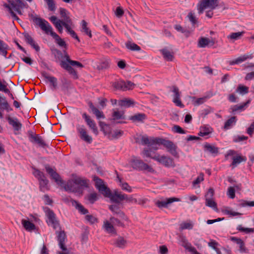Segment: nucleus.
<instances>
[{
    "instance_id": "obj_49",
    "label": "nucleus",
    "mask_w": 254,
    "mask_h": 254,
    "mask_svg": "<svg viewBox=\"0 0 254 254\" xmlns=\"http://www.w3.org/2000/svg\"><path fill=\"white\" fill-rule=\"evenodd\" d=\"M193 224L190 221L184 222L180 224V229L181 230L188 229L190 230L193 228Z\"/></svg>"
},
{
    "instance_id": "obj_22",
    "label": "nucleus",
    "mask_w": 254,
    "mask_h": 254,
    "mask_svg": "<svg viewBox=\"0 0 254 254\" xmlns=\"http://www.w3.org/2000/svg\"><path fill=\"white\" fill-rule=\"evenodd\" d=\"M59 246L63 251H67V249L65 246L64 242L66 238V235L64 231H60L58 233L57 236Z\"/></svg>"
},
{
    "instance_id": "obj_32",
    "label": "nucleus",
    "mask_w": 254,
    "mask_h": 254,
    "mask_svg": "<svg viewBox=\"0 0 254 254\" xmlns=\"http://www.w3.org/2000/svg\"><path fill=\"white\" fill-rule=\"evenodd\" d=\"M250 103V100H249L247 102L243 103L242 105H236L232 106L230 108V112L235 114V113L238 111H242L245 109V106Z\"/></svg>"
},
{
    "instance_id": "obj_5",
    "label": "nucleus",
    "mask_w": 254,
    "mask_h": 254,
    "mask_svg": "<svg viewBox=\"0 0 254 254\" xmlns=\"http://www.w3.org/2000/svg\"><path fill=\"white\" fill-rule=\"evenodd\" d=\"M32 19L35 24L39 26L46 34H50L51 35V33L54 32L51 25L45 19L33 15L32 16Z\"/></svg>"
},
{
    "instance_id": "obj_43",
    "label": "nucleus",
    "mask_w": 254,
    "mask_h": 254,
    "mask_svg": "<svg viewBox=\"0 0 254 254\" xmlns=\"http://www.w3.org/2000/svg\"><path fill=\"white\" fill-rule=\"evenodd\" d=\"M127 242L123 237H119L115 241L114 244L118 247L123 248L125 247Z\"/></svg>"
},
{
    "instance_id": "obj_33",
    "label": "nucleus",
    "mask_w": 254,
    "mask_h": 254,
    "mask_svg": "<svg viewBox=\"0 0 254 254\" xmlns=\"http://www.w3.org/2000/svg\"><path fill=\"white\" fill-rule=\"evenodd\" d=\"M117 179L120 183V186L122 188V189L128 192H131L132 190L131 187L126 182H122V179L117 175Z\"/></svg>"
},
{
    "instance_id": "obj_7",
    "label": "nucleus",
    "mask_w": 254,
    "mask_h": 254,
    "mask_svg": "<svg viewBox=\"0 0 254 254\" xmlns=\"http://www.w3.org/2000/svg\"><path fill=\"white\" fill-rule=\"evenodd\" d=\"M33 174L38 179L39 182L40 189L41 191H45L48 190L49 181L44 174L39 170L33 168Z\"/></svg>"
},
{
    "instance_id": "obj_41",
    "label": "nucleus",
    "mask_w": 254,
    "mask_h": 254,
    "mask_svg": "<svg viewBox=\"0 0 254 254\" xmlns=\"http://www.w3.org/2000/svg\"><path fill=\"white\" fill-rule=\"evenodd\" d=\"M236 92L242 95H245L249 92V87L242 84H239Z\"/></svg>"
},
{
    "instance_id": "obj_11",
    "label": "nucleus",
    "mask_w": 254,
    "mask_h": 254,
    "mask_svg": "<svg viewBox=\"0 0 254 254\" xmlns=\"http://www.w3.org/2000/svg\"><path fill=\"white\" fill-rule=\"evenodd\" d=\"M136 143H138L140 141L142 143H171L169 141H166L165 140L160 138H152L150 139L146 135H137L135 137Z\"/></svg>"
},
{
    "instance_id": "obj_45",
    "label": "nucleus",
    "mask_w": 254,
    "mask_h": 254,
    "mask_svg": "<svg viewBox=\"0 0 254 254\" xmlns=\"http://www.w3.org/2000/svg\"><path fill=\"white\" fill-rule=\"evenodd\" d=\"M44 77L51 83L54 89L57 88V79L56 77L48 75L47 74L45 75Z\"/></svg>"
},
{
    "instance_id": "obj_60",
    "label": "nucleus",
    "mask_w": 254,
    "mask_h": 254,
    "mask_svg": "<svg viewBox=\"0 0 254 254\" xmlns=\"http://www.w3.org/2000/svg\"><path fill=\"white\" fill-rule=\"evenodd\" d=\"M188 17L189 18L190 22L192 23V24L194 25L195 24L197 23V20L195 16L193 13L190 12L189 13L188 15Z\"/></svg>"
},
{
    "instance_id": "obj_42",
    "label": "nucleus",
    "mask_w": 254,
    "mask_h": 254,
    "mask_svg": "<svg viewBox=\"0 0 254 254\" xmlns=\"http://www.w3.org/2000/svg\"><path fill=\"white\" fill-rule=\"evenodd\" d=\"M244 31L232 33L230 35H229L227 36V38L228 39L233 40V41L237 40L240 39L241 37L244 34Z\"/></svg>"
},
{
    "instance_id": "obj_62",
    "label": "nucleus",
    "mask_w": 254,
    "mask_h": 254,
    "mask_svg": "<svg viewBox=\"0 0 254 254\" xmlns=\"http://www.w3.org/2000/svg\"><path fill=\"white\" fill-rule=\"evenodd\" d=\"M7 45L5 44L1 40H0V51L4 56H6L7 54Z\"/></svg>"
},
{
    "instance_id": "obj_50",
    "label": "nucleus",
    "mask_w": 254,
    "mask_h": 254,
    "mask_svg": "<svg viewBox=\"0 0 254 254\" xmlns=\"http://www.w3.org/2000/svg\"><path fill=\"white\" fill-rule=\"evenodd\" d=\"M104 227L105 230L108 233H111L115 232V229L113 225L108 221L104 222Z\"/></svg>"
},
{
    "instance_id": "obj_13",
    "label": "nucleus",
    "mask_w": 254,
    "mask_h": 254,
    "mask_svg": "<svg viewBox=\"0 0 254 254\" xmlns=\"http://www.w3.org/2000/svg\"><path fill=\"white\" fill-rule=\"evenodd\" d=\"M180 201V198L173 197L157 200L155 201V204L160 208H167L172 203Z\"/></svg>"
},
{
    "instance_id": "obj_1",
    "label": "nucleus",
    "mask_w": 254,
    "mask_h": 254,
    "mask_svg": "<svg viewBox=\"0 0 254 254\" xmlns=\"http://www.w3.org/2000/svg\"><path fill=\"white\" fill-rule=\"evenodd\" d=\"M160 144H147V145L143 149L141 154L145 157L151 158L154 160V157L158 156L159 154H156L155 151L158 149L157 146ZM167 149V151L175 157H178L176 144H163Z\"/></svg>"
},
{
    "instance_id": "obj_19",
    "label": "nucleus",
    "mask_w": 254,
    "mask_h": 254,
    "mask_svg": "<svg viewBox=\"0 0 254 254\" xmlns=\"http://www.w3.org/2000/svg\"><path fill=\"white\" fill-rule=\"evenodd\" d=\"M80 137L86 142H91L92 140L91 136H89L83 126H78L77 127Z\"/></svg>"
},
{
    "instance_id": "obj_35",
    "label": "nucleus",
    "mask_w": 254,
    "mask_h": 254,
    "mask_svg": "<svg viewBox=\"0 0 254 254\" xmlns=\"http://www.w3.org/2000/svg\"><path fill=\"white\" fill-rule=\"evenodd\" d=\"M146 115L143 113H138L131 116L129 117V120L133 122H142L146 119Z\"/></svg>"
},
{
    "instance_id": "obj_23",
    "label": "nucleus",
    "mask_w": 254,
    "mask_h": 254,
    "mask_svg": "<svg viewBox=\"0 0 254 254\" xmlns=\"http://www.w3.org/2000/svg\"><path fill=\"white\" fill-rule=\"evenodd\" d=\"M214 44V42L210 40L209 38L206 37H201L199 38L197 47L199 48H205L208 46H213Z\"/></svg>"
},
{
    "instance_id": "obj_24",
    "label": "nucleus",
    "mask_w": 254,
    "mask_h": 254,
    "mask_svg": "<svg viewBox=\"0 0 254 254\" xmlns=\"http://www.w3.org/2000/svg\"><path fill=\"white\" fill-rule=\"evenodd\" d=\"M60 13L61 16V18H62V23H63L64 22H67L68 23H71V19H70L69 16V13L67 12V11L64 8H60Z\"/></svg>"
},
{
    "instance_id": "obj_2",
    "label": "nucleus",
    "mask_w": 254,
    "mask_h": 254,
    "mask_svg": "<svg viewBox=\"0 0 254 254\" xmlns=\"http://www.w3.org/2000/svg\"><path fill=\"white\" fill-rule=\"evenodd\" d=\"M88 185L87 180L76 176L67 181L64 186V189L68 191L79 192L81 189L87 188Z\"/></svg>"
},
{
    "instance_id": "obj_18",
    "label": "nucleus",
    "mask_w": 254,
    "mask_h": 254,
    "mask_svg": "<svg viewBox=\"0 0 254 254\" xmlns=\"http://www.w3.org/2000/svg\"><path fill=\"white\" fill-rule=\"evenodd\" d=\"M172 92L174 93L173 95V102L176 104V106L183 108L184 107V104L182 103L180 100V92L179 88L174 86H173Z\"/></svg>"
},
{
    "instance_id": "obj_17",
    "label": "nucleus",
    "mask_w": 254,
    "mask_h": 254,
    "mask_svg": "<svg viewBox=\"0 0 254 254\" xmlns=\"http://www.w3.org/2000/svg\"><path fill=\"white\" fill-rule=\"evenodd\" d=\"M82 117L85 119L87 125L89 127L92 129L93 132L97 135L98 133V128L94 120L91 119L90 117L85 113L82 114Z\"/></svg>"
},
{
    "instance_id": "obj_47",
    "label": "nucleus",
    "mask_w": 254,
    "mask_h": 254,
    "mask_svg": "<svg viewBox=\"0 0 254 254\" xmlns=\"http://www.w3.org/2000/svg\"><path fill=\"white\" fill-rule=\"evenodd\" d=\"M109 209L114 213L120 215L121 217L125 216L124 213L120 209L117 205H112L110 206Z\"/></svg>"
},
{
    "instance_id": "obj_12",
    "label": "nucleus",
    "mask_w": 254,
    "mask_h": 254,
    "mask_svg": "<svg viewBox=\"0 0 254 254\" xmlns=\"http://www.w3.org/2000/svg\"><path fill=\"white\" fill-rule=\"evenodd\" d=\"M45 170L50 175L51 178L54 180L58 185L62 186L64 184V182L61 179L60 175L53 168H51L49 165H47L45 166Z\"/></svg>"
},
{
    "instance_id": "obj_25",
    "label": "nucleus",
    "mask_w": 254,
    "mask_h": 254,
    "mask_svg": "<svg viewBox=\"0 0 254 254\" xmlns=\"http://www.w3.org/2000/svg\"><path fill=\"white\" fill-rule=\"evenodd\" d=\"M70 202L72 206H74L79 212L82 214H86L88 213V211L87 209L85 208L83 205L79 203L78 201L71 199Z\"/></svg>"
},
{
    "instance_id": "obj_15",
    "label": "nucleus",
    "mask_w": 254,
    "mask_h": 254,
    "mask_svg": "<svg viewBox=\"0 0 254 254\" xmlns=\"http://www.w3.org/2000/svg\"><path fill=\"white\" fill-rule=\"evenodd\" d=\"M27 136L30 142L34 143H44L45 141L52 142L54 139H48L46 140L39 134H37L35 132L32 130H29L27 132Z\"/></svg>"
},
{
    "instance_id": "obj_48",
    "label": "nucleus",
    "mask_w": 254,
    "mask_h": 254,
    "mask_svg": "<svg viewBox=\"0 0 254 254\" xmlns=\"http://www.w3.org/2000/svg\"><path fill=\"white\" fill-rule=\"evenodd\" d=\"M236 122V117H232L231 118L228 119L225 123L224 128L226 129L229 128Z\"/></svg>"
},
{
    "instance_id": "obj_16",
    "label": "nucleus",
    "mask_w": 254,
    "mask_h": 254,
    "mask_svg": "<svg viewBox=\"0 0 254 254\" xmlns=\"http://www.w3.org/2000/svg\"><path fill=\"white\" fill-rule=\"evenodd\" d=\"M93 180L95 183L96 188L103 194H108L109 192V189L106 187L103 183V181L97 176L93 177Z\"/></svg>"
},
{
    "instance_id": "obj_52",
    "label": "nucleus",
    "mask_w": 254,
    "mask_h": 254,
    "mask_svg": "<svg viewBox=\"0 0 254 254\" xmlns=\"http://www.w3.org/2000/svg\"><path fill=\"white\" fill-rule=\"evenodd\" d=\"M48 5V7L49 10L54 11L56 9V3L54 0H44Z\"/></svg>"
},
{
    "instance_id": "obj_6",
    "label": "nucleus",
    "mask_w": 254,
    "mask_h": 254,
    "mask_svg": "<svg viewBox=\"0 0 254 254\" xmlns=\"http://www.w3.org/2000/svg\"><path fill=\"white\" fill-rule=\"evenodd\" d=\"M218 5V0H201L197 4L199 14H201L206 9L212 10Z\"/></svg>"
},
{
    "instance_id": "obj_36",
    "label": "nucleus",
    "mask_w": 254,
    "mask_h": 254,
    "mask_svg": "<svg viewBox=\"0 0 254 254\" xmlns=\"http://www.w3.org/2000/svg\"><path fill=\"white\" fill-rule=\"evenodd\" d=\"M0 106L1 109L6 110L7 112L11 111L12 109L10 108L9 104L6 100L5 97L0 96Z\"/></svg>"
},
{
    "instance_id": "obj_4",
    "label": "nucleus",
    "mask_w": 254,
    "mask_h": 254,
    "mask_svg": "<svg viewBox=\"0 0 254 254\" xmlns=\"http://www.w3.org/2000/svg\"><path fill=\"white\" fill-rule=\"evenodd\" d=\"M225 158L226 160H229V159L232 160L231 166H233V168L237 167L241 162L247 161L246 156H242L241 154L234 150H228L225 155Z\"/></svg>"
},
{
    "instance_id": "obj_63",
    "label": "nucleus",
    "mask_w": 254,
    "mask_h": 254,
    "mask_svg": "<svg viewBox=\"0 0 254 254\" xmlns=\"http://www.w3.org/2000/svg\"><path fill=\"white\" fill-rule=\"evenodd\" d=\"M204 180V175L202 173L200 174L196 179L193 182V185L194 186L196 185L199 184L200 182Z\"/></svg>"
},
{
    "instance_id": "obj_10",
    "label": "nucleus",
    "mask_w": 254,
    "mask_h": 254,
    "mask_svg": "<svg viewBox=\"0 0 254 254\" xmlns=\"http://www.w3.org/2000/svg\"><path fill=\"white\" fill-rule=\"evenodd\" d=\"M214 195V190L210 188L205 194V205L212 208L215 211L218 210L217 203L213 198Z\"/></svg>"
},
{
    "instance_id": "obj_28",
    "label": "nucleus",
    "mask_w": 254,
    "mask_h": 254,
    "mask_svg": "<svg viewBox=\"0 0 254 254\" xmlns=\"http://www.w3.org/2000/svg\"><path fill=\"white\" fill-rule=\"evenodd\" d=\"M24 36L27 43L30 45L36 51L38 52L40 50V47L37 44H35L33 39L29 34L24 33Z\"/></svg>"
},
{
    "instance_id": "obj_14",
    "label": "nucleus",
    "mask_w": 254,
    "mask_h": 254,
    "mask_svg": "<svg viewBox=\"0 0 254 254\" xmlns=\"http://www.w3.org/2000/svg\"><path fill=\"white\" fill-rule=\"evenodd\" d=\"M154 160L167 167H174L175 166L173 159L164 155H158L157 157H154Z\"/></svg>"
},
{
    "instance_id": "obj_31",
    "label": "nucleus",
    "mask_w": 254,
    "mask_h": 254,
    "mask_svg": "<svg viewBox=\"0 0 254 254\" xmlns=\"http://www.w3.org/2000/svg\"><path fill=\"white\" fill-rule=\"evenodd\" d=\"M212 96V94H210L199 98H196L195 97H192V101L193 102V105L196 106L202 104L206 102L207 99L210 98Z\"/></svg>"
},
{
    "instance_id": "obj_64",
    "label": "nucleus",
    "mask_w": 254,
    "mask_h": 254,
    "mask_svg": "<svg viewBox=\"0 0 254 254\" xmlns=\"http://www.w3.org/2000/svg\"><path fill=\"white\" fill-rule=\"evenodd\" d=\"M97 199V194L96 193H92L88 196V200L90 203H93Z\"/></svg>"
},
{
    "instance_id": "obj_57",
    "label": "nucleus",
    "mask_w": 254,
    "mask_h": 254,
    "mask_svg": "<svg viewBox=\"0 0 254 254\" xmlns=\"http://www.w3.org/2000/svg\"><path fill=\"white\" fill-rule=\"evenodd\" d=\"M113 87L116 89H121L124 90V86H125V81H120L114 82L113 84Z\"/></svg>"
},
{
    "instance_id": "obj_44",
    "label": "nucleus",
    "mask_w": 254,
    "mask_h": 254,
    "mask_svg": "<svg viewBox=\"0 0 254 254\" xmlns=\"http://www.w3.org/2000/svg\"><path fill=\"white\" fill-rule=\"evenodd\" d=\"M204 149L206 151L212 154H217L218 152V148L210 144H206L204 145Z\"/></svg>"
},
{
    "instance_id": "obj_38",
    "label": "nucleus",
    "mask_w": 254,
    "mask_h": 254,
    "mask_svg": "<svg viewBox=\"0 0 254 254\" xmlns=\"http://www.w3.org/2000/svg\"><path fill=\"white\" fill-rule=\"evenodd\" d=\"M134 102L132 100L129 99H125L119 101V105L122 107H129L134 105Z\"/></svg>"
},
{
    "instance_id": "obj_26",
    "label": "nucleus",
    "mask_w": 254,
    "mask_h": 254,
    "mask_svg": "<svg viewBox=\"0 0 254 254\" xmlns=\"http://www.w3.org/2000/svg\"><path fill=\"white\" fill-rule=\"evenodd\" d=\"M21 224L24 229L29 232H31L35 230L36 228L35 225L30 221L25 219L21 220Z\"/></svg>"
},
{
    "instance_id": "obj_9",
    "label": "nucleus",
    "mask_w": 254,
    "mask_h": 254,
    "mask_svg": "<svg viewBox=\"0 0 254 254\" xmlns=\"http://www.w3.org/2000/svg\"><path fill=\"white\" fill-rule=\"evenodd\" d=\"M45 212L47 217L46 221L48 225L52 226L54 229L60 228V224L57 220L56 215L54 212L50 209L47 208Z\"/></svg>"
},
{
    "instance_id": "obj_34",
    "label": "nucleus",
    "mask_w": 254,
    "mask_h": 254,
    "mask_svg": "<svg viewBox=\"0 0 254 254\" xmlns=\"http://www.w3.org/2000/svg\"><path fill=\"white\" fill-rule=\"evenodd\" d=\"M252 58V55H245L241 56L235 60L230 61L229 64L230 65H233L235 64H239L248 59H251Z\"/></svg>"
},
{
    "instance_id": "obj_40",
    "label": "nucleus",
    "mask_w": 254,
    "mask_h": 254,
    "mask_svg": "<svg viewBox=\"0 0 254 254\" xmlns=\"http://www.w3.org/2000/svg\"><path fill=\"white\" fill-rule=\"evenodd\" d=\"M126 48L131 51H139L141 49L137 44L130 41H128L126 43Z\"/></svg>"
},
{
    "instance_id": "obj_8",
    "label": "nucleus",
    "mask_w": 254,
    "mask_h": 254,
    "mask_svg": "<svg viewBox=\"0 0 254 254\" xmlns=\"http://www.w3.org/2000/svg\"><path fill=\"white\" fill-rule=\"evenodd\" d=\"M130 163L132 168L136 170L147 171L149 172L153 171L152 168L141 159L134 158L131 159Z\"/></svg>"
},
{
    "instance_id": "obj_20",
    "label": "nucleus",
    "mask_w": 254,
    "mask_h": 254,
    "mask_svg": "<svg viewBox=\"0 0 254 254\" xmlns=\"http://www.w3.org/2000/svg\"><path fill=\"white\" fill-rule=\"evenodd\" d=\"M230 240L238 245L239 251L241 253H247L248 250L246 248L244 241L240 238L231 237Z\"/></svg>"
},
{
    "instance_id": "obj_46",
    "label": "nucleus",
    "mask_w": 254,
    "mask_h": 254,
    "mask_svg": "<svg viewBox=\"0 0 254 254\" xmlns=\"http://www.w3.org/2000/svg\"><path fill=\"white\" fill-rule=\"evenodd\" d=\"M113 120L125 119L124 112L123 111H118L114 110L113 115Z\"/></svg>"
},
{
    "instance_id": "obj_56",
    "label": "nucleus",
    "mask_w": 254,
    "mask_h": 254,
    "mask_svg": "<svg viewBox=\"0 0 254 254\" xmlns=\"http://www.w3.org/2000/svg\"><path fill=\"white\" fill-rule=\"evenodd\" d=\"M4 6L8 9L10 13H11V11H13V10L15 11V9L19 8V7L14 2H11L9 4H4Z\"/></svg>"
},
{
    "instance_id": "obj_58",
    "label": "nucleus",
    "mask_w": 254,
    "mask_h": 254,
    "mask_svg": "<svg viewBox=\"0 0 254 254\" xmlns=\"http://www.w3.org/2000/svg\"><path fill=\"white\" fill-rule=\"evenodd\" d=\"M134 86L135 84L130 81H125L124 91L132 89L134 88Z\"/></svg>"
},
{
    "instance_id": "obj_59",
    "label": "nucleus",
    "mask_w": 254,
    "mask_h": 254,
    "mask_svg": "<svg viewBox=\"0 0 254 254\" xmlns=\"http://www.w3.org/2000/svg\"><path fill=\"white\" fill-rule=\"evenodd\" d=\"M184 247L189 251L192 253V254H200L196 251V249L194 247L191 246V244L190 243H186L184 246Z\"/></svg>"
},
{
    "instance_id": "obj_39",
    "label": "nucleus",
    "mask_w": 254,
    "mask_h": 254,
    "mask_svg": "<svg viewBox=\"0 0 254 254\" xmlns=\"http://www.w3.org/2000/svg\"><path fill=\"white\" fill-rule=\"evenodd\" d=\"M99 124L101 127V130L105 134H109L111 132V128L108 125L101 121L99 122Z\"/></svg>"
},
{
    "instance_id": "obj_51",
    "label": "nucleus",
    "mask_w": 254,
    "mask_h": 254,
    "mask_svg": "<svg viewBox=\"0 0 254 254\" xmlns=\"http://www.w3.org/2000/svg\"><path fill=\"white\" fill-rule=\"evenodd\" d=\"M82 28L84 32H85L90 38L92 37V34L91 30L87 27V23L85 20H82L81 22Z\"/></svg>"
},
{
    "instance_id": "obj_61",
    "label": "nucleus",
    "mask_w": 254,
    "mask_h": 254,
    "mask_svg": "<svg viewBox=\"0 0 254 254\" xmlns=\"http://www.w3.org/2000/svg\"><path fill=\"white\" fill-rule=\"evenodd\" d=\"M227 195L232 199L235 197V190L232 187H230L228 189Z\"/></svg>"
},
{
    "instance_id": "obj_53",
    "label": "nucleus",
    "mask_w": 254,
    "mask_h": 254,
    "mask_svg": "<svg viewBox=\"0 0 254 254\" xmlns=\"http://www.w3.org/2000/svg\"><path fill=\"white\" fill-rule=\"evenodd\" d=\"M237 230L240 232H244L246 234L253 232L254 231V229L253 228H244L241 225H239L237 226Z\"/></svg>"
},
{
    "instance_id": "obj_29",
    "label": "nucleus",
    "mask_w": 254,
    "mask_h": 254,
    "mask_svg": "<svg viewBox=\"0 0 254 254\" xmlns=\"http://www.w3.org/2000/svg\"><path fill=\"white\" fill-rule=\"evenodd\" d=\"M88 105L90 108L91 109L93 113L96 116L98 119L100 118H105V116L103 114V113L101 111H100L97 108H96L91 102H88Z\"/></svg>"
},
{
    "instance_id": "obj_3",
    "label": "nucleus",
    "mask_w": 254,
    "mask_h": 254,
    "mask_svg": "<svg viewBox=\"0 0 254 254\" xmlns=\"http://www.w3.org/2000/svg\"><path fill=\"white\" fill-rule=\"evenodd\" d=\"M64 58L65 60H62L61 62V66L67 70L70 74H72L75 78H77V73L71 66H77L79 67H83V64L79 62L72 61L70 59L69 55L64 51Z\"/></svg>"
},
{
    "instance_id": "obj_21",
    "label": "nucleus",
    "mask_w": 254,
    "mask_h": 254,
    "mask_svg": "<svg viewBox=\"0 0 254 254\" xmlns=\"http://www.w3.org/2000/svg\"><path fill=\"white\" fill-rule=\"evenodd\" d=\"M7 120L9 124L13 127L14 131H18L21 129L22 124L17 118L8 117Z\"/></svg>"
},
{
    "instance_id": "obj_30",
    "label": "nucleus",
    "mask_w": 254,
    "mask_h": 254,
    "mask_svg": "<svg viewBox=\"0 0 254 254\" xmlns=\"http://www.w3.org/2000/svg\"><path fill=\"white\" fill-rule=\"evenodd\" d=\"M110 61L108 59L104 58L102 59L98 65H97V68L98 70L106 69L110 67Z\"/></svg>"
},
{
    "instance_id": "obj_37",
    "label": "nucleus",
    "mask_w": 254,
    "mask_h": 254,
    "mask_svg": "<svg viewBox=\"0 0 254 254\" xmlns=\"http://www.w3.org/2000/svg\"><path fill=\"white\" fill-rule=\"evenodd\" d=\"M164 59L168 61H172L174 58L173 55L166 48L160 50Z\"/></svg>"
},
{
    "instance_id": "obj_27",
    "label": "nucleus",
    "mask_w": 254,
    "mask_h": 254,
    "mask_svg": "<svg viewBox=\"0 0 254 254\" xmlns=\"http://www.w3.org/2000/svg\"><path fill=\"white\" fill-rule=\"evenodd\" d=\"M51 35L55 39L56 43L60 47H64L65 50L67 49V45L65 41L55 32H52Z\"/></svg>"
},
{
    "instance_id": "obj_54",
    "label": "nucleus",
    "mask_w": 254,
    "mask_h": 254,
    "mask_svg": "<svg viewBox=\"0 0 254 254\" xmlns=\"http://www.w3.org/2000/svg\"><path fill=\"white\" fill-rule=\"evenodd\" d=\"M240 206L241 207L250 206L254 207V201H247L241 200L240 201Z\"/></svg>"
},
{
    "instance_id": "obj_55",
    "label": "nucleus",
    "mask_w": 254,
    "mask_h": 254,
    "mask_svg": "<svg viewBox=\"0 0 254 254\" xmlns=\"http://www.w3.org/2000/svg\"><path fill=\"white\" fill-rule=\"evenodd\" d=\"M108 194H105L104 195L106 197H109L111 200L115 202L118 203L119 202V200L118 199L117 197H116V194L112 193L111 192L110 190L109 189V192L107 193Z\"/></svg>"
}]
</instances>
